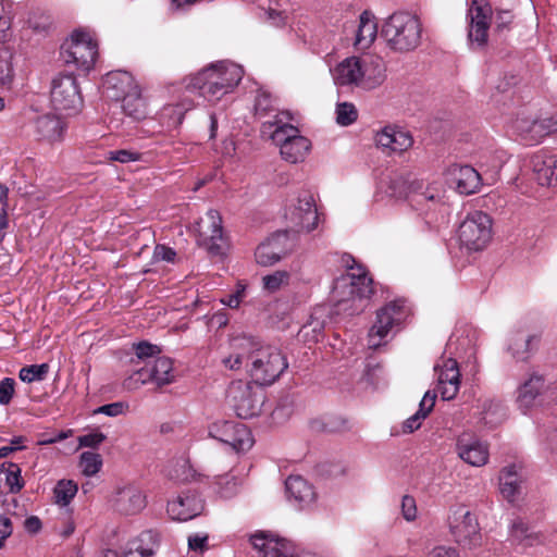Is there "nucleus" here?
<instances>
[{
	"mask_svg": "<svg viewBox=\"0 0 557 557\" xmlns=\"http://www.w3.org/2000/svg\"><path fill=\"white\" fill-rule=\"evenodd\" d=\"M232 352L223 358L225 368L237 371L246 368L256 384L271 385L287 369L282 351L249 336H238L231 342Z\"/></svg>",
	"mask_w": 557,
	"mask_h": 557,
	"instance_id": "f257e3e1",
	"label": "nucleus"
},
{
	"mask_svg": "<svg viewBox=\"0 0 557 557\" xmlns=\"http://www.w3.org/2000/svg\"><path fill=\"white\" fill-rule=\"evenodd\" d=\"M243 75L242 66L234 63L219 62L186 78V89L197 90L208 101L216 102L235 89Z\"/></svg>",
	"mask_w": 557,
	"mask_h": 557,
	"instance_id": "f03ea898",
	"label": "nucleus"
},
{
	"mask_svg": "<svg viewBox=\"0 0 557 557\" xmlns=\"http://www.w3.org/2000/svg\"><path fill=\"white\" fill-rule=\"evenodd\" d=\"M382 35L392 49L401 52L410 51L420 44L421 24L411 13L396 12L384 23Z\"/></svg>",
	"mask_w": 557,
	"mask_h": 557,
	"instance_id": "7ed1b4c3",
	"label": "nucleus"
},
{
	"mask_svg": "<svg viewBox=\"0 0 557 557\" xmlns=\"http://www.w3.org/2000/svg\"><path fill=\"white\" fill-rule=\"evenodd\" d=\"M272 127L274 129L270 132V136L280 145L282 158L289 163L304 161L311 148L309 139L299 135L297 127L289 123H284L282 119H278V115L275 116L274 121L262 124V133H268V128Z\"/></svg>",
	"mask_w": 557,
	"mask_h": 557,
	"instance_id": "20e7f679",
	"label": "nucleus"
},
{
	"mask_svg": "<svg viewBox=\"0 0 557 557\" xmlns=\"http://www.w3.org/2000/svg\"><path fill=\"white\" fill-rule=\"evenodd\" d=\"M350 270L352 272L342 275L334 284L333 299L337 307L369 299L374 293L373 281L361 267H350Z\"/></svg>",
	"mask_w": 557,
	"mask_h": 557,
	"instance_id": "39448f33",
	"label": "nucleus"
},
{
	"mask_svg": "<svg viewBox=\"0 0 557 557\" xmlns=\"http://www.w3.org/2000/svg\"><path fill=\"white\" fill-rule=\"evenodd\" d=\"M423 182L411 178L410 175L392 173L383 177L377 185V193L395 199L411 197L413 202L422 205L435 199L432 193L423 191Z\"/></svg>",
	"mask_w": 557,
	"mask_h": 557,
	"instance_id": "423d86ee",
	"label": "nucleus"
},
{
	"mask_svg": "<svg viewBox=\"0 0 557 557\" xmlns=\"http://www.w3.org/2000/svg\"><path fill=\"white\" fill-rule=\"evenodd\" d=\"M197 242L210 257H223L227 240L223 233L222 216L219 211L210 209L196 222Z\"/></svg>",
	"mask_w": 557,
	"mask_h": 557,
	"instance_id": "0eeeda50",
	"label": "nucleus"
},
{
	"mask_svg": "<svg viewBox=\"0 0 557 557\" xmlns=\"http://www.w3.org/2000/svg\"><path fill=\"white\" fill-rule=\"evenodd\" d=\"M460 245L469 251L484 249L492 238V220L482 211L467 215L458 230Z\"/></svg>",
	"mask_w": 557,
	"mask_h": 557,
	"instance_id": "6e6552de",
	"label": "nucleus"
},
{
	"mask_svg": "<svg viewBox=\"0 0 557 557\" xmlns=\"http://www.w3.org/2000/svg\"><path fill=\"white\" fill-rule=\"evenodd\" d=\"M61 55L65 63L76 67L90 70L98 55V46L91 36L83 30H75L71 38L62 46Z\"/></svg>",
	"mask_w": 557,
	"mask_h": 557,
	"instance_id": "1a4fd4ad",
	"label": "nucleus"
},
{
	"mask_svg": "<svg viewBox=\"0 0 557 557\" xmlns=\"http://www.w3.org/2000/svg\"><path fill=\"white\" fill-rule=\"evenodd\" d=\"M51 103L54 110L75 114L83 108V97L73 75H60L52 81Z\"/></svg>",
	"mask_w": 557,
	"mask_h": 557,
	"instance_id": "9d476101",
	"label": "nucleus"
},
{
	"mask_svg": "<svg viewBox=\"0 0 557 557\" xmlns=\"http://www.w3.org/2000/svg\"><path fill=\"white\" fill-rule=\"evenodd\" d=\"M285 216L295 232L310 233L315 230L319 215L313 196L309 191L299 193L297 202L289 207Z\"/></svg>",
	"mask_w": 557,
	"mask_h": 557,
	"instance_id": "9b49d317",
	"label": "nucleus"
},
{
	"mask_svg": "<svg viewBox=\"0 0 557 557\" xmlns=\"http://www.w3.org/2000/svg\"><path fill=\"white\" fill-rule=\"evenodd\" d=\"M209 435L228 446L236 451L248 450L253 440L249 429L239 422L219 421L209 426Z\"/></svg>",
	"mask_w": 557,
	"mask_h": 557,
	"instance_id": "f8f14e48",
	"label": "nucleus"
},
{
	"mask_svg": "<svg viewBox=\"0 0 557 557\" xmlns=\"http://www.w3.org/2000/svg\"><path fill=\"white\" fill-rule=\"evenodd\" d=\"M406 318L404 300H394L380 309L376 313V321L369 332L371 347L381 345V341L388 334L394 325H398Z\"/></svg>",
	"mask_w": 557,
	"mask_h": 557,
	"instance_id": "ddd939ff",
	"label": "nucleus"
},
{
	"mask_svg": "<svg viewBox=\"0 0 557 557\" xmlns=\"http://www.w3.org/2000/svg\"><path fill=\"white\" fill-rule=\"evenodd\" d=\"M450 533L454 541L463 548L474 549L482 544L478 518L469 510L460 515L455 513L450 522Z\"/></svg>",
	"mask_w": 557,
	"mask_h": 557,
	"instance_id": "4468645a",
	"label": "nucleus"
},
{
	"mask_svg": "<svg viewBox=\"0 0 557 557\" xmlns=\"http://www.w3.org/2000/svg\"><path fill=\"white\" fill-rule=\"evenodd\" d=\"M112 510L121 516L139 513L147 505L144 492L132 484L117 487L110 497Z\"/></svg>",
	"mask_w": 557,
	"mask_h": 557,
	"instance_id": "2eb2a0df",
	"label": "nucleus"
},
{
	"mask_svg": "<svg viewBox=\"0 0 557 557\" xmlns=\"http://www.w3.org/2000/svg\"><path fill=\"white\" fill-rule=\"evenodd\" d=\"M493 10L486 0H472L469 9L471 41L483 46L487 41V30L490 28Z\"/></svg>",
	"mask_w": 557,
	"mask_h": 557,
	"instance_id": "dca6fc26",
	"label": "nucleus"
},
{
	"mask_svg": "<svg viewBox=\"0 0 557 557\" xmlns=\"http://www.w3.org/2000/svg\"><path fill=\"white\" fill-rule=\"evenodd\" d=\"M434 370L437 374V389L444 400L454 399L460 387V371L453 358L443 359L436 363Z\"/></svg>",
	"mask_w": 557,
	"mask_h": 557,
	"instance_id": "f3484780",
	"label": "nucleus"
},
{
	"mask_svg": "<svg viewBox=\"0 0 557 557\" xmlns=\"http://www.w3.org/2000/svg\"><path fill=\"white\" fill-rule=\"evenodd\" d=\"M287 232H277L260 244L255 257L259 264L268 267L278 262L288 251Z\"/></svg>",
	"mask_w": 557,
	"mask_h": 557,
	"instance_id": "a211bd4d",
	"label": "nucleus"
},
{
	"mask_svg": "<svg viewBox=\"0 0 557 557\" xmlns=\"http://www.w3.org/2000/svg\"><path fill=\"white\" fill-rule=\"evenodd\" d=\"M250 542L256 549L262 552L263 557H300L295 545L286 539L262 533L252 535Z\"/></svg>",
	"mask_w": 557,
	"mask_h": 557,
	"instance_id": "6ab92c4d",
	"label": "nucleus"
},
{
	"mask_svg": "<svg viewBox=\"0 0 557 557\" xmlns=\"http://www.w3.org/2000/svg\"><path fill=\"white\" fill-rule=\"evenodd\" d=\"M203 510V502L198 494L187 492L168 503V513L173 520L187 521Z\"/></svg>",
	"mask_w": 557,
	"mask_h": 557,
	"instance_id": "aec40b11",
	"label": "nucleus"
},
{
	"mask_svg": "<svg viewBox=\"0 0 557 557\" xmlns=\"http://www.w3.org/2000/svg\"><path fill=\"white\" fill-rule=\"evenodd\" d=\"M138 85L132 74L125 71H114L106 75L102 84L103 94L107 98L120 101Z\"/></svg>",
	"mask_w": 557,
	"mask_h": 557,
	"instance_id": "412c9836",
	"label": "nucleus"
},
{
	"mask_svg": "<svg viewBox=\"0 0 557 557\" xmlns=\"http://www.w3.org/2000/svg\"><path fill=\"white\" fill-rule=\"evenodd\" d=\"M66 123L59 116L46 114L35 121V133L39 140L53 145L61 143L66 132Z\"/></svg>",
	"mask_w": 557,
	"mask_h": 557,
	"instance_id": "4be33fe9",
	"label": "nucleus"
},
{
	"mask_svg": "<svg viewBox=\"0 0 557 557\" xmlns=\"http://www.w3.org/2000/svg\"><path fill=\"white\" fill-rule=\"evenodd\" d=\"M457 453L463 461L474 467H482L488 460L487 445L466 434L457 441Z\"/></svg>",
	"mask_w": 557,
	"mask_h": 557,
	"instance_id": "5701e85b",
	"label": "nucleus"
},
{
	"mask_svg": "<svg viewBox=\"0 0 557 557\" xmlns=\"http://www.w3.org/2000/svg\"><path fill=\"white\" fill-rule=\"evenodd\" d=\"M361 79L360 88L374 89L379 87L386 78L385 65L383 60L376 55H366L361 58Z\"/></svg>",
	"mask_w": 557,
	"mask_h": 557,
	"instance_id": "b1692460",
	"label": "nucleus"
},
{
	"mask_svg": "<svg viewBox=\"0 0 557 557\" xmlns=\"http://www.w3.org/2000/svg\"><path fill=\"white\" fill-rule=\"evenodd\" d=\"M375 143L383 149L392 152H403L408 150L413 139L409 133L394 127H385L375 136Z\"/></svg>",
	"mask_w": 557,
	"mask_h": 557,
	"instance_id": "393cba45",
	"label": "nucleus"
},
{
	"mask_svg": "<svg viewBox=\"0 0 557 557\" xmlns=\"http://www.w3.org/2000/svg\"><path fill=\"white\" fill-rule=\"evenodd\" d=\"M531 164L540 185L549 186L557 178V158L555 156L537 152L532 157Z\"/></svg>",
	"mask_w": 557,
	"mask_h": 557,
	"instance_id": "a878e982",
	"label": "nucleus"
},
{
	"mask_svg": "<svg viewBox=\"0 0 557 557\" xmlns=\"http://www.w3.org/2000/svg\"><path fill=\"white\" fill-rule=\"evenodd\" d=\"M454 182L460 194L470 195L476 193L481 187L480 173L470 165H456L453 168Z\"/></svg>",
	"mask_w": 557,
	"mask_h": 557,
	"instance_id": "bb28decb",
	"label": "nucleus"
},
{
	"mask_svg": "<svg viewBox=\"0 0 557 557\" xmlns=\"http://www.w3.org/2000/svg\"><path fill=\"white\" fill-rule=\"evenodd\" d=\"M361 58L351 57L342 61L334 70V81L339 86L360 87Z\"/></svg>",
	"mask_w": 557,
	"mask_h": 557,
	"instance_id": "cd10ccee",
	"label": "nucleus"
},
{
	"mask_svg": "<svg viewBox=\"0 0 557 557\" xmlns=\"http://www.w3.org/2000/svg\"><path fill=\"white\" fill-rule=\"evenodd\" d=\"M520 470L521 467H518L517 465H510L503 468L500 471V493L508 502H513L516 496L520 493L522 483V475Z\"/></svg>",
	"mask_w": 557,
	"mask_h": 557,
	"instance_id": "c85d7f7f",
	"label": "nucleus"
},
{
	"mask_svg": "<svg viewBox=\"0 0 557 557\" xmlns=\"http://www.w3.org/2000/svg\"><path fill=\"white\" fill-rule=\"evenodd\" d=\"M286 493L299 505H308L314 500L315 493L311 484L299 475H290L285 482Z\"/></svg>",
	"mask_w": 557,
	"mask_h": 557,
	"instance_id": "c756f323",
	"label": "nucleus"
},
{
	"mask_svg": "<svg viewBox=\"0 0 557 557\" xmlns=\"http://www.w3.org/2000/svg\"><path fill=\"white\" fill-rule=\"evenodd\" d=\"M544 388V377L540 374L533 373L530 377L519 387L517 401L523 409L532 407L536 397Z\"/></svg>",
	"mask_w": 557,
	"mask_h": 557,
	"instance_id": "7c9ffc66",
	"label": "nucleus"
},
{
	"mask_svg": "<svg viewBox=\"0 0 557 557\" xmlns=\"http://www.w3.org/2000/svg\"><path fill=\"white\" fill-rule=\"evenodd\" d=\"M510 536L516 543L524 547H530L541 543L542 537L541 534L535 531L534 527L529 525L521 518L512 520Z\"/></svg>",
	"mask_w": 557,
	"mask_h": 557,
	"instance_id": "2f4dec72",
	"label": "nucleus"
},
{
	"mask_svg": "<svg viewBox=\"0 0 557 557\" xmlns=\"http://www.w3.org/2000/svg\"><path fill=\"white\" fill-rule=\"evenodd\" d=\"M377 25L375 16L370 11H363L359 17V27L355 45L360 48H368L376 37Z\"/></svg>",
	"mask_w": 557,
	"mask_h": 557,
	"instance_id": "473e14b6",
	"label": "nucleus"
},
{
	"mask_svg": "<svg viewBox=\"0 0 557 557\" xmlns=\"http://www.w3.org/2000/svg\"><path fill=\"white\" fill-rule=\"evenodd\" d=\"M435 398V394L432 395L430 392L424 394L419 410L404 422L403 429L405 433H412L420 428L421 421L432 411Z\"/></svg>",
	"mask_w": 557,
	"mask_h": 557,
	"instance_id": "72a5a7b5",
	"label": "nucleus"
},
{
	"mask_svg": "<svg viewBox=\"0 0 557 557\" xmlns=\"http://www.w3.org/2000/svg\"><path fill=\"white\" fill-rule=\"evenodd\" d=\"M236 399V412L238 417L243 419H248L257 416L260 411L261 403L257 397L251 393L250 388L246 386L242 392L240 396Z\"/></svg>",
	"mask_w": 557,
	"mask_h": 557,
	"instance_id": "f704fd0d",
	"label": "nucleus"
},
{
	"mask_svg": "<svg viewBox=\"0 0 557 557\" xmlns=\"http://www.w3.org/2000/svg\"><path fill=\"white\" fill-rule=\"evenodd\" d=\"M154 383L158 386L170 384L174 381L173 362L170 358L159 356L150 366Z\"/></svg>",
	"mask_w": 557,
	"mask_h": 557,
	"instance_id": "c9c22d12",
	"label": "nucleus"
},
{
	"mask_svg": "<svg viewBox=\"0 0 557 557\" xmlns=\"http://www.w3.org/2000/svg\"><path fill=\"white\" fill-rule=\"evenodd\" d=\"M123 111L131 117L139 120L146 114L145 101L141 97L139 86L132 90L127 96L120 99Z\"/></svg>",
	"mask_w": 557,
	"mask_h": 557,
	"instance_id": "e433bc0d",
	"label": "nucleus"
},
{
	"mask_svg": "<svg viewBox=\"0 0 557 557\" xmlns=\"http://www.w3.org/2000/svg\"><path fill=\"white\" fill-rule=\"evenodd\" d=\"M539 337L536 335L523 336L517 334L511 338L509 350L517 360H527L530 357V352L533 349V344L537 345Z\"/></svg>",
	"mask_w": 557,
	"mask_h": 557,
	"instance_id": "4c0bfd02",
	"label": "nucleus"
},
{
	"mask_svg": "<svg viewBox=\"0 0 557 557\" xmlns=\"http://www.w3.org/2000/svg\"><path fill=\"white\" fill-rule=\"evenodd\" d=\"M150 382L154 383V377L152 376V371L149 362H146L144 367H140L137 370H135L131 375H128L124 380L123 386L127 391H136L141 385H145Z\"/></svg>",
	"mask_w": 557,
	"mask_h": 557,
	"instance_id": "58836bf2",
	"label": "nucleus"
},
{
	"mask_svg": "<svg viewBox=\"0 0 557 557\" xmlns=\"http://www.w3.org/2000/svg\"><path fill=\"white\" fill-rule=\"evenodd\" d=\"M77 493V484L72 480H61L53 488L55 504L66 506Z\"/></svg>",
	"mask_w": 557,
	"mask_h": 557,
	"instance_id": "ea45409f",
	"label": "nucleus"
},
{
	"mask_svg": "<svg viewBox=\"0 0 557 557\" xmlns=\"http://www.w3.org/2000/svg\"><path fill=\"white\" fill-rule=\"evenodd\" d=\"M102 466L101 456L92 451H84L79 457V468L84 475L91 476L98 473Z\"/></svg>",
	"mask_w": 557,
	"mask_h": 557,
	"instance_id": "a19ab883",
	"label": "nucleus"
},
{
	"mask_svg": "<svg viewBox=\"0 0 557 557\" xmlns=\"http://www.w3.org/2000/svg\"><path fill=\"white\" fill-rule=\"evenodd\" d=\"M289 278L290 274L287 271H275L262 277L263 288L270 293H275L288 285Z\"/></svg>",
	"mask_w": 557,
	"mask_h": 557,
	"instance_id": "79ce46f5",
	"label": "nucleus"
},
{
	"mask_svg": "<svg viewBox=\"0 0 557 557\" xmlns=\"http://www.w3.org/2000/svg\"><path fill=\"white\" fill-rule=\"evenodd\" d=\"M49 372V366L47 363L32 364L23 367L20 370L18 376L23 382L32 383L35 381H41L46 377Z\"/></svg>",
	"mask_w": 557,
	"mask_h": 557,
	"instance_id": "37998d69",
	"label": "nucleus"
},
{
	"mask_svg": "<svg viewBox=\"0 0 557 557\" xmlns=\"http://www.w3.org/2000/svg\"><path fill=\"white\" fill-rule=\"evenodd\" d=\"M533 137L532 140H540L541 138L549 135L550 133L557 132V120L554 117H545L535 120L532 126Z\"/></svg>",
	"mask_w": 557,
	"mask_h": 557,
	"instance_id": "c03bdc74",
	"label": "nucleus"
},
{
	"mask_svg": "<svg viewBox=\"0 0 557 557\" xmlns=\"http://www.w3.org/2000/svg\"><path fill=\"white\" fill-rule=\"evenodd\" d=\"M358 117V111L352 103L343 102L336 107V122L339 125L347 126L352 124Z\"/></svg>",
	"mask_w": 557,
	"mask_h": 557,
	"instance_id": "a18cd8bd",
	"label": "nucleus"
},
{
	"mask_svg": "<svg viewBox=\"0 0 557 557\" xmlns=\"http://www.w3.org/2000/svg\"><path fill=\"white\" fill-rule=\"evenodd\" d=\"M133 349L136 358L145 363L148 362L147 360L149 358L159 357L161 354V348L159 346L146 341L133 344Z\"/></svg>",
	"mask_w": 557,
	"mask_h": 557,
	"instance_id": "49530a36",
	"label": "nucleus"
},
{
	"mask_svg": "<svg viewBox=\"0 0 557 557\" xmlns=\"http://www.w3.org/2000/svg\"><path fill=\"white\" fill-rule=\"evenodd\" d=\"M5 483L11 493H18L24 487L21 469L16 463L10 462L7 469Z\"/></svg>",
	"mask_w": 557,
	"mask_h": 557,
	"instance_id": "de8ad7c7",
	"label": "nucleus"
},
{
	"mask_svg": "<svg viewBox=\"0 0 557 557\" xmlns=\"http://www.w3.org/2000/svg\"><path fill=\"white\" fill-rule=\"evenodd\" d=\"M219 494L223 498H232L238 493L240 482L234 475H225L218 482Z\"/></svg>",
	"mask_w": 557,
	"mask_h": 557,
	"instance_id": "09e8293b",
	"label": "nucleus"
},
{
	"mask_svg": "<svg viewBox=\"0 0 557 557\" xmlns=\"http://www.w3.org/2000/svg\"><path fill=\"white\" fill-rule=\"evenodd\" d=\"M535 123V120L531 119L530 116H518L513 123L512 127L513 129L521 135L525 139L532 140L533 137V124Z\"/></svg>",
	"mask_w": 557,
	"mask_h": 557,
	"instance_id": "8fccbe9b",
	"label": "nucleus"
},
{
	"mask_svg": "<svg viewBox=\"0 0 557 557\" xmlns=\"http://www.w3.org/2000/svg\"><path fill=\"white\" fill-rule=\"evenodd\" d=\"M256 114L259 116H265L274 110L273 101L271 96L264 91L259 92L255 103Z\"/></svg>",
	"mask_w": 557,
	"mask_h": 557,
	"instance_id": "3c124183",
	"label": "nucleus"
},
{
	"mask_svg": "<svg viewBox=\"0 0 557 557\" xmlns=\"http://www.w3.org/2000/svg\"><path fill=\"white\" fill-rule=\"evenodd\" d=\"M141 154L134 150L120 149L108 152V159L121 163H128L140 160Z\"/></svg>",
	"mask_w": 557,
	"mask_h": 557,
	"instance_id": "603ef678",
	"label": "nucleus"
},
{
	"mask_svg": "<svg viewBox=\"0 0 557 557\" xmlns=\"http://www.w3.org/2000/svg\"><path fill=\"white\" fill-rule=\"evenodd\" d=\"M127 408H128V406L125 403L116 401V403H111V404L98 407L94 411V413H103L109 417H117V416L125 413Z\"/></svg>",
	"mask_w": 557,
	"mask_h": 557,
	"instance_id": "864d4df0",
	"label": "nucleus"
},
{
	"mask_svg": "<svg viewBox=\"0 0 557 557\" xmlns=\"http://www.w3.org/2000/svg\"><path fill=\"white\" fill-rule=\"evenodd\" d=\"M14 380L5 377L0 381V404L9 405L14 394Z\"/></svg>",
	"mask_w": 557,
	"mask_h": 557,
	"instance_id": "5fc2aeb1",
	"label": "nucleus"
},
{
	"mask_svg": "<svg viewBox=\"0 0 557 557\" xmlns=\"http://www.w3.org/2000/svg\"><path fill=\"white\" fill-rule=\"evenodd\" d=\"M401 512L407 521H412L417 517V505L412 496L405 495L401 500Z\"/></svg>",
	"mask_w": 557,
	"mask_h": 557,
	"instance_id": "6e6d98bb",
	"label": "nucleus"
},
{
	"mask_svg": "<svg viewBox=\"0 0 557 557\" xmlns=\"http://www.w3.org/2000/svg\"><path fill=\"white\" fill-rule=\"evenodd\" d=\"M176 252L174 249L164 245H157L153 251V259L156 261L174 262Z\"/></svg>",
	"mask_w": 557,
	"mask_h": 557,
	"instance_id": "4d7b16f0",
	"label": "nucleus"
},
{
	"mask_svg": "<svg viewBox=\"0 0 557 557\" xmlns=\"http://www.w3.org/2000/svg\"><path fill=\"white\" fill-rule=\"evenodd\" d=\"M106 440V435L100 432L88 433L78 437L79 446L82 447H97Z\"/></svg>",
	"mask_w": 557,
	"mask_h": 557,
	"instance_id": "13d9d810",
	"label": "nucleus"
},
{
	"mask_svg": "<svg viewBox=\"0 0 557 557\" xmlns=\"http://www.w3.org/2000/svg\"><path fill=\"white\" fill-rule=\"evenodd\" d=\"M11 18L5 14L3 5L0 3V41H5L10 36Z\"/></svg>",
	"mask_w": 557,
	"mask_h": 557,
	"instance_id": "bf43d9fd",
	"label": "nucleus"
},
{
	"mask_svg": "<svg viewBox=\"0 0 557 557\" xmlns=\"http://www.w3.org/2000/svg\"><path fill=\"white\" fill-rule=\"evenodd\" d=\"M513 15L508 10H496L495 24L497 30H503L512 22Z\"/></svg>",
	"mask_w": 557,
	"mask_h": 557,
	"instance_id": "052dcab7",
	"label": "nucleus"
},
{
	"mask_svg": "<svg viewBox=\"0 0 557 557\" xmlns=\"http://www.w3.org/2000/svg\"><path fill=\"white\" fill-rule=\"evenodd\" d=\"M12 522L8 517L0 516V548L3 547L5 539L12 534Z\"/></svg>",
	"mask_w": 557,
	"mask_h": 557,
	"instance_id": "680f3d73",
	"label": "nucleus"
},
{
	"mask_svg": "<svg viewBox=\"0 0 557 557\" xmlns=\"http://www.w3.org/2000/svg\"><path fill=\"white\" fill-rule=\"evenodd\" d=\"M428 557H460V555L454 547L437 546L429 553Z\"/></svg>",
	"mask_w": 557,
	"mask_h": 557,
	"instance_id": "e2e57ef3",
	"label": "nucleus"
},
{
	"mask_svg": "<svg viewBox=\"0 0 557 557\" xmlns=\"http://www.w3.org/2000/svg\"><path fill=\"white\" fill-rule=\"evenodd\" d=\"M208 536L194 534L188 537V546L193 550H202L207 545Z\"/></svg>",
	"mask_w": 557,
	"mask_h": 557,
	"instance_id": "0e129e2a",
	"label": "nucleus"
},
{
	"mask_svg": "<svg viewBox=\"0 0 557 557\" xmlns=\"http://www.w3.org/2000/svg\"><path fill=\"white\" fill-rule=\"evenodd\" d=\"M24 528L28 533L36 534L41 529V521L36 516H30L24 521Z\"/></svg>",
	"mask_w": 557,
	"mask_h": 557,
	"instance_id": "69168bd1",
	"label": "nucleus"
},
{
	"mask_svg": "<svg viewBox=\"0 0 557 557\" xmlns=\"http://www.w3.org/2000/svg\"><path fill=\"white\" fill-rule=\"evenodd\" d=\"M72 435V431L69 430V431H62V432H59L58 434H55L54 436H49V437H42L38 444L39 445H50V444H54V443H58V442H61L65 438H67L69 436Z\"/></svg>",
	"mask_w": 557,
	"mask_h": 557,
	"instance_id": "338daca9",
	"label": "nucleus"
},
{
	"mask_svg": "<svg viewBox=\"0 0 557 557\" xmlns=\"http://www.w3.org/2000/svg\"><path fill=\"white\" fill-rule=\"evenodd\" d=\"M221 302L232 309H236L240 305L239 298L233 294L227 295L225 298H222Z\"/></svg>",
	"mask_w": 557,
	"mask_h": 557,
	"instance_id": "774afa93",
	"label": "nucleus"
}]
</instances>
